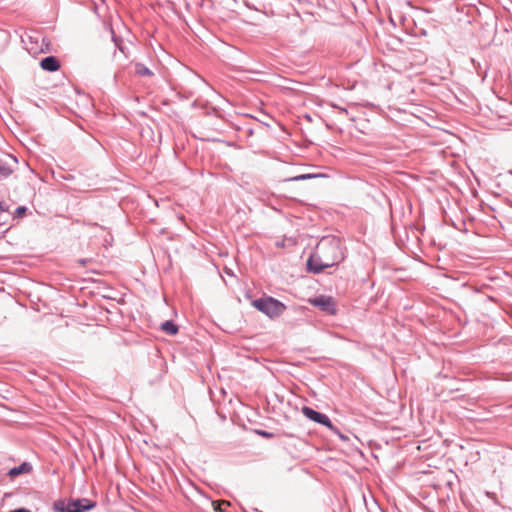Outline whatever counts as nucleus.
I'll use <instances>...</instances> for the list:
<instances>
[{"mask_svg": "<svg viewBox=\"0 0 512 512\" xmlns=\"http://www.w3.org/2000/svg\"><path fill=\"white\" fill-rule=\"evenodd\" d=\"M12 159H13V161H14V163H15V164H17V163H18V160H17V158H16V157H12Z\"/></svg>", "mask_w": 512, "mask_h": 512, "instance_id": "25", "label": "nucleus"}, {"mask_svg": "<svg viewBox=\"0 0 512 512\" xmlns=\"http://www.w3.org/2000/svg\"><path fill=\"white\" fill-rule=\"evenodd\" d=\"M46 37L36 30H30L22 36V42L28 47L38 46L40 42H45Z\"/></svg>", "mask_w": 512, "mask_h": 512, "instance_id": "7", "label": "nucleus"}, {"mask_svg": "<svg viewBox=\"0 0 512 512\" xmlns=\"http://www.w3.org/2000/svg\"><path fill=\"white\" fill-rule=\"evenodd\" d=\"M335 435H337L342 441H348L349 438L347 436H345L344 434L341 433V431L338 429V433H334Z\"/></svg>", "mask_w": 512, "mask_h": 512, "instance_id": "18", "label": "nucleus"}, {"mask_svg": "<svg viewBox=\"0 0 512 512\" xmlns=\"http://www.w3.org/2000/svg\"><path fill=\"white\" fill-rule=\"evenodd\" d=\"M276 245H277L278 247H284V242H277V243H276Z\"/></svg>", "mask_w": 512, "mask_h": 512, "instance_id": "21", "label": "nucleus"}, {"mask_svg": "<svg viewBox=\"0 0 512 512\" xmlns=\"http://www.w3.org/2000/svg\"><path fill=\"white\" fill-rule=\"evenodd\" d=\"M135 73L141 77H150L154 75V73L142 63L135 64Z\"/></svg>", "mask_w": 512, "mask_h": 512, "instance_id": "13", "label": "nucleus"}, {"mask_svg": "<svg viewBox=\"0 0 512 512\" xmlns=\"http://www.w3.org/2000/svg\"><path fill=\"white\" fill-rule=\"evenodd\" d=\"M252 305L271 319L279 317L286 309L283 302L271 296L255 299Z\"/></svg>", "mask_w": 512, "mask_h": 512, "instance_id": "3", "label": "nucleus"}, {"mask_svg": "<svg viewBox=\"0 0 512 512\" xmlns=\"http://www.w3.org/2000/svg\"><path fill=\"white\" fill-rule=\"evenodd\" d=\"M340 111L343 112V113H348L346 108H340Z\"/></svg>", "mask_w": 512, "mask_h": 512, "instance_id": "23", "label": "nucleus"}, {"mask_svg": "<svg viewBox=\"0 0 512 512\" xmlns=\"http://www.w3.org/2000/svg\"><path fill=\"white\" fill-rule=\"evenodd\" d=\"M319 175L318 174H312V173H308V174H300V175H297V176H294L292 178H290L289 180L290 181H304V180H307V179H312V178H315V177H318Z\"/></svg>", "mask_w": 512, "mask_h": 512, "instance_id": "14", "label": "nucleus"}, {"mask_svg": "<svg viewBox=\"0 0 512 512\" xmlns=\"http://www.w3.org/2000/svg\"><path fill=\"white\" fill-rule=\"evenodd\" d=\"M487 496L490 497L491 499H494V494H491L490 492H487Z\"/></svg>", "mask_w": 512, "mask_h": 512, "instance_id": "22", "label": "nucleus"}, {"mask_svg": "<svg viewBox=\"0 0 512 512\" xmlns=\"http://www.w3.org/2000/svg\"><path fill=\"white\" fill-rule=\"evenodd\" d=\"M26 212H27V207H25V206H18L16 208V210H15V215L17 217H22V216H24L26 214Z\"/></svg>", "mask_w": 512, "mask_h": 512, "instance_id": "16", "label": "nucleus"}, {"mask_svg": "<svg viewBox=\"0 0 512 512\" xmlns=\"http://www.w3.org/2000/svg\"><path fill=\"white\" fill-rule=\"evenodd\" d=\"M33 467L30 462H22L19 466L12 467L8 470L7 475L14 479L22 474H28L32 471Z\"/></svg>", "mask_w": 512, "mask_h": 512, "instance_id": "9", "label": "nucleus"}, {"mask_svg": "<svg viewBox=\"0 0 512 512\" xmlns=\"http://www.w3.org/2000/svg\"><path fill=\"white\" fill-rule=\"evenodd\" d=\"M309 303L314 307L319 308L327 315H336L337 307L333 297L327 295H319L309 299Z\"/></svg>", "mask_w": 512, "mask_h": 512, "instance_id": "5", "label": "nucleus"}, {"mask_svg": "<svg viewBox=\"0 0 512 512\" xmlns=\"http://www.w3.org/2000/svg\"><path fill=\"white\" fill-rule=\"evenodd\" d=\"M305 118H306V119H308L309 121H311V120H312V119H311V116H310L309 114H306V115H305Z\"/></svg>", "mask_w": 512, "mask_h": 512, "instance_id": "24", "label": "nucleus"}, {"mask_svg": "<svg viewBox=\"0 0 512 512\" xmlns=\"http://www.w3.org/2000/svg\"><path fill=\"white\" fill-rule=\"evenodd\" d=\"M79 262H80L81 264H85V263H86V260H85V259H81V260H79Z\"/></svg>", "mask_w": 512, "mask_h": 512, "instance_id": "26", "label": "nucleus"}, {"mask_svg": "<svg viewBox=\"0 0 512 512\" xmlns=\"http://www.w3.org/2000/svg\"><path fill=\"white\" fill-rule=\"evenodd\" d=\"M51 43H50V40L48 38H46L45 42H40L38 46H32V47H28L27 50L30 52V53H48L51 51Z\"/></svg>", "mask_w": 512, "mask_h": 512, "instance_id": "11", "label": "nucleus"}, {"mask_svg": "<svg viewBox=\"0 0 512 512\" xmlns=\"http://www.w3.org/2000/svg\"><path fill=\"white\" fill-rule=\"evenodd\" d=\"M8 210V206L4 202H0V213Z\"/></svg>", "mask_w": 512, "mask_h": 512, "instance_id": "20", "label": "nucleus"}, {"mask_svg": "<svg viewBox=\"0 0 512 512\" xmlns=\"http://www.w3.org/2000/svg\"><path fill=\"white\" fill-rule=\"evenodd\" d=\"M97 503L88 498L59 499L53 503L55 512H87L95 508Z\"/></svg>", "mask_w": 512, "mask_h": 512, "instance_id": "2", "label": "nucleus"}, {"mask_svg": "<svg viewBox=\"0 0 512 512\" xmlns=\"http://www.w3.org/2000/svg\"><path fill=\"white\" fill-rule=\"evenodd\" d=\"M13 173V168L10 165L0 159V180L8 178Z\"/></svg>", "mask_w": 512, "mask_h": 512, "instance_id": "12", "label": "nucleus"}, {"mask_svg": "<svg viewBox=\"0 0 512 512\" xmlns=\"http://www.w3.org/2000/svg\"><path fill=\"white\" fill-rule=\"evenodd\" d=\"M111 33H112V41L114 42L115 46L121 51V52H124V47H123V41L121 38L117 37L113 31V29H111Z\"/></svg>", "mask_w": 512, "mask_h": 512, "instance_id": "15", "label": "nucleus"}, {"mask_svg": "<svg viewBox=\"0 0 512 512\" xmlns=\"http://www.w3.org/2000/svg\"><path fill=\"white\" fill-rule=\"evenodd\" d=\"M256 433H257L258 435H260V436L264 437V438H267V439L272 438V437L274 436V434H273V433L268 432V431H266V430H256Z\"/></svg>", "mask_w": 512, "mask_h": 512, "instance_id": "17", "label": "nucleus"}, {"mask_svg": "<svg viewBox=\"0 0 512 512\" xmlns=\"http://www.w3.org/2000/svg\"><path fill=\"white\" fill-rule=\"evenodd\" d=\"M40 67L48 72H55L60 69L61 65L55 56H46L40 61Z\"/></svg>", "mask_w": 512, "mask_h": 512, "instance_id": "8", "label": "nucleus"}, {"mask_svg": "<svg viewBox=\"0 0 512 512\" xmlns=\"http://www.w3.org/2000/svg\"><path fill=\"white\" fill-rule=\"evenodd\" d=\"M160 329L167 335L174 336L178 333L179 327L173 320H166L160 326Z\"/></svg>", "mask_w": 512, "mask_h": 512, "instance_id": "10", "label": "nucleus"}, {"mask_svg": "<svg viewBox=\"0 0 512 512\" xmlns=\"http://www.w3.org/2000/svg\"><path fill=\"white\" fill-rule=\"evenodd\" d=\"M301 412L310 421L325 426L332 433H338V428L332 423V421L326 414L321 413L309 406H303Z\"/></svg>", "mask_w": 512, "mask_h": 512, "instance_id": "4", "label": "nucleus"}, {"mask_svg": "<svg viewBox=\"0 0 512 512\" xmlns=\"http://www.w3.org/2000/svg\"><path fill=\"white\" fill-rule=\"evenodd\" d=\"M9 512H31L29 509L27 508H24V507H20V508H16V509H13Z\"/></svg>", "mask_w": 512, "mask_h": 512, "instance_id": "19", "label": "nucleus"}, {"mask_svg": "<svg viewBox=\"0 0 512 512\" xmlns=\"http://www.w3.org/2000/svg\"><path fill=\"white\" fill-rule=\"evenodd\" d=\"M326 268H329V264L319 254L310 255L306 261V269L310 273L319 274Z\"/></svg>", "mask_w": 512, "mask_h": 512, "instance_id": "6", "label": "nucleus"}, {"mask_svg": "<svg viewBox=\"0 0 512 512\" xmlns=\"http://www.w3.org/2000/svg\"><path fill=\"white\" fill-rule=\"evenodd\" d=\"M319 251L324 261L333 267L345 258L340 242L336 239H323L319 244Z\"/></svg>", "mask_w": 512, "mask_h": 512, "instance_id": "1", "label": "nucleus"}]
</instances>
